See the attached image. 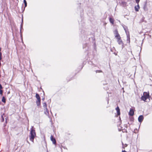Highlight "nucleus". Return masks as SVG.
I'll list each match as a JSON object with an SVG mask.
<instances>
[{
  "label": "nucleus",
  "instance_id": "nucleus-1",
  "mask_svg": "<svg viewBox=\"0 0 152 152\" xmlns=\"http://www.w3.org/2000/svg\"><path fill=\"white\" fill-rule=\"evenodd\" d=\"M29 139L30 140L34 142V139L36 136V134L35 130L33 129V127L31 129L30 133Z\"/></svg>",
  "mask_w": 152,
  "mask_h": 152
},
{
  "label": "nucleus",
  "instance_id": "nucleus-2",
  "mask_svg": "<svg viewBox=\"0 0 152 152\" xmlns=\"http://www.w3.org/2000/svg\"><path fill=\"white\" fill-rule=\"evenodd\" d=\"M150 97L149 93V92H144L143 93V95L141 97V99L142 100L146 102V100L149 99Z\"/></svg>",
  "mask_w": 152,
  "mask_h": 152
},
{
  "label": "nucleus",
  "instance_id": "nucleus-3",
  "mask_svg": "<svg viewBox=\"0 0 152 152\" xmlns=\"http://www.w3.org/2000/svg\"><path fill=\"white\" fill-rule=\"evenodd\" d=\"M36 97L37 99L36 101V104L37 106H39L41 105V99L38 94L37 93L36 94Z\"/></svg>",
  "mask_w": 152,
  "mask_h": 152
},
{
  "label": "nucleus",
  "instance_id": "nucleus-4",
  "mask_svg": "<svg viewBox=\"0 0 152 152\" xmlns=\"http://www.w3.org/2000/svg\"><path fill=\"white\" fill-rule=\"evenodd\" d=\"M117 40V42L119 45H121L122 46H124V43L122 41L121 37H120L118 38H116Z\"/></svg>",
  "mask_w": 152,
  "mask_h": 152
},
{
  "label": "nucleus",
  "instance_id": "nucleus-5",
  "mask_svg": "<svg viewBox=\"0 0 152 152\" xmlns=\"http://www.w3.org/2000/svg\"><path fill=\"white\" fill-rule=\"evenodd\" d=\"M114 33L115 34V37L116 38H118L120 37L119 34L118 33V31L117 30H115L114 31Z\"/></svg>",
  "mask_w": 152,
  "mask_h": 152
},
{
  "label": "nucleus",
  "instance_id": "nucleus-6",
  "mask_svg": "<svg viewBox=\"0 0 152 152\" xmlns=\"http://www.w3.org/2000/svg\"><path fill=\"white\" fill-rule=\"evenodd\" d=\"M50 138L51 141L53 142V144L54 145H56V141L55 139L53 137V136L51 135Z\"/></svg>",
  "mask_w": 152,
  "mask_h": 152
},
{
  "label": "nucleus",
  "instance_id": "nucleus-7",
  "mask_svg": "<svg viewBox=\"0 0 152 152\" xmlns=\"http://www.w3.org/2000/svg\"><path fill=\"white\" fill-rule=\"evenodd\" d=\"M144 119V117L143 115H140L138 118V120L140 122H141L143 121Z\"/></svg>",
  "mask_w": 152,
  "mask_h": 152
},
{
  "label": "nucleus",
  "instance_id": "nucleus-8",
  "mask_svg": "<svg viewBox=\"0 0 152 152\" xmlns=\"http://www.w3.org/2000/svg\"><path fill=\"white\" fill-rule=\"evenodd\" d=\"M134 111L133 109H131L130 110L129 112V115L131 116H132L134 115Z\"/></svg>",
  "mask_w": 152,
  "mask_h": 152
},
{
  "label": "nucleus",
  "instance_id": "nucleus-9",
  "mask_svg": "<svg viewBox=\"0 0 152 152\" xmlns=\"http://www.w3.org/2000/svg\"><path fill=\"white\" fill-rule=\"evenodd\" d=\"M115 110L117 111V115H119L120 114V110L119 107L118 106L116 108Z\"/></svg>",
  "mask_w": 152,
  "mask_h": 152
},
{
  "label": "nucleus",
  "instance_id": "nucleus-10",
  "mask_svg": "<svg viewBox=\"0 0 152 152\" xmlns=\"http://www.w3.org/2000/svg\"><path fill=\"white\" fill-rule=\"evenodd\" d=\"M140 6L139 4H137V6H135L134 7V9L135 11L136 12H138L139 11V10L140 9Z\"/></svg>",
  "mask_w": 152,
  "mask_h": 152
},
{
  "label": "nucleus",
  "instance_id": "nucleus-11",
  "mask_svg": "<svg viewBox=\"0 0 152 152\" xmlns=\"http://www.w3.org/2000/svg\"><path fill=\"white\" fill-rule=\"evenodd\" d=\"M109 21L110 23H111L113 25L114 24V19L111 18H109Z\"/></svg>",
  "mask_w": 152,
  "mask_h": 152
},
{
  "label": "nucleus",
  "instance_id": "nucleus-12",
  "mask_svg": "<svg viewBox=\"0 0 152 152\" xmlns=\"http://www.w3.org/2000/svg\"><path fill=\"white\" fill-rule=\"evenodd\" d=\"M43 106L44 107V110H47V104L45 102H44L43 103Z\"/></svg>",
  "mask_w": 152,
  "mask_h": 152
},
{
  "label": "nucleus",
  "instance_id": "nucleus-13",
  "mask_svg": "<svg viewBox=\"0 0 152 152\" xmlns=\"http://www.w3.org/2000/svg\"><path fill=\"white\" fill-rule=\"evenodd\" d=\"M4 115V114H3V115H1V121L2 122H4V116H3Z\"/></svg>",
  "mask_w": 152,
  "mask_h": 152
},
{
  "label": "nucleus",
  "instance_id": "nucleus-14",
  "mask_svg": "<svg viewBox=\"0 0 152 152\" xmlns=\"http://www.w3.org/2000/svg\"><path fill=\"white\" fill-rule=\"evenodd\" d=\"M45 110V113L46 115H48L49 114V111L48 110V109L47 108V110Z\"/></svg>",
  "mask_w": 152,
  "mask_h": 152
},
{
  "label": "nucleus",
  "instance_id": "nucleus-15",
  "mask_svg": "<svg viewBox=\"0 0 152 152\" xmlns=\"http://www.w3.org/2000/svg\"><path fill=\"white\" fill-rule=\"evenodd\" d=\"M1 100L4 103H6V99L4 96H3L2 97Z\"/></svg>",
  "mask_w": 152,
  "mask_h": 152
},
{
  "label": "nucleus",
  "instance_id": "nucleus-16",
  "mask_svg": "<svg viewBox=\"0 0 152 152\" xmlns=\"http://www.w3.org/2000/svg\"><path fill=\"white\" fill-rule=\"evenodd\" d=\"M122 145H123V148H125L128 145L126 144H124L123 143H122Z\"/></svg>",
  "mask_w": 152,
  "mask_h": 152
},
{
  "label": "nucleus",
  "instance_id": "nucleus-17",
  "mask_svg": "<svg viewBox=\"0 0 152 152\" xmlns=\"http://www.w3.org/2000/svg\"><path fill=\"white\" fill-rule=\"evenodd\" d=\"M1 48H0V61L1 59V58H1L2 53L1 52Z\"/></svg>",
  "mask_w": 152,
  "mask_h": 152
},
{
  "label": "nucleus",
  "instance_id": "nucleus-18",
  "mask_svg": "<svg viewBox=\"0 0 152 152\" xmlns=\"http://www.w3.org/2000/svg\"><path fill=\"white\" fill-rule=\"evenodd\" d=\"M23 2L25 4V7H26L27 6V5L26 1V0H24Z\"/></svg>",
  "mask_w": 152,
  "mask_h": 152
},
{
  "label": "nucleus",
  "instance_id": "nucleus-19",
  "mask_svg": "<svg viewBox=\"0 0 152 152\" xmlns=\"http://www.w3.org/2000/svg\"><path fill=\"white\" fill-rule=\"evenodd\" d=\"M3 93V91L2 90H0V94L1 95H2V94Z\"/></svg>",
  "mask_w": 152,
  "mask_h": 152
},
{
  "label": "nucleus",
  "instance_id": "nucleus-20",
  "mask_svg": "<svg viewBox=\"0 0 152 152\" xmlns=\"http://www.w3.org/2000/svg\"><path fill=\"white\" fill-rule=\"evenodd\" d=\"M140 1V0H135L137 4H139Z\"/></svg>",
  "mask_w": 152,
  "mask_h": 152
},
{
  "label": "nucleus",
  "instance_id": "nucleus-21",
  "mask_svg": "<svg viewBox=\"0 0 152 152\" xmlns=\"http://www.w3.org/2000/svg\"><path fill=\"white\" fill-rule=\"evenodd\" d=\"M3 88V87L2 86V85L1 84H0V90H2V89Z\"/></svg>",
  "mask_w": 152,
  "mask_h": 152
},
{
  "label": "nucleus",
  "instance_id": "nucleus-22",
  "mask_svg": "<svg viewBox=\"0 0 152 152\" xmlns=\"http://www.w3.org/2000/svg\"><path fill=\"white\" fill-rule=\"evenodd\" d=\"M98 72H102V71L101 70H99L98 71Z\"/></svg>",
  "mask_w": 152,
  "mask_h": 152
},
{
  "label": "nucleus",
  "instance_id": "nucleus-23",
  "mask_svg": "<svg viewBox=\"0 0 152 152\" xmlns=\"http://www.w3.org/2000/svg\"><path fill=\"white\" fill-rule=\"evenodd\" d=\"M1 61H0V66H1Z\"/></svg>",
  "mask_w": 152,
  "mask_h": 152
},
{
  "label": "nucleus",
  "instance_id": "nucleus-24",
  "mask_svg": "<svg viewBox=\"0 0 152 152\" xmlns=\"http://www.w3.org/2000/svg\"><path fill=\"white\" fill-rule=\"evenodd\" d=\"M67 134V135H68V134Z\"/></svg>",
  "mask_w": 152,
  "mask_h": 152
},
{
  "label": "nucleus",
  "instance_id": "nucleus-25",
  "mask_svg": "<svg viewBox=\"0 0 152 152\" xmlns=\"http://www.w3.org/2000/svg\"><path fill=\"white\" fill-rule=\"evenodd\" d=\"M10 93V92H8V94H9Z\"/></svg>",
  "mask_w": 152,
  "mask_h": 152
}]
</instances>
